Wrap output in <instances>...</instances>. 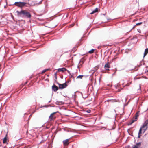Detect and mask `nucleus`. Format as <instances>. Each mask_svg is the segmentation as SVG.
<instances>
[{"instance_id":"9d476101","label":"nucleus","mask_w":148,"mask_h":148,"mask_svg":"<svg viewBox=\"0 0 148 148\" xmlns=\"http://www.w3.org/2000/svg\"><path fill=\"white\" fill-rule=\"evenodd\" d=\"M66 70H67V69L65 68H62L58 69V71H61L62 72H64Z\"/></svg>"},{"instance_id":"6e6552de","label":"nucleus","mask_w":148,"mask_h":148,"mask_svg":"<svg viewBox=\"0 0 148 148\" xmlns=\"http://www.w3.org/2000/svg\"><path fill=\"white\" fill-rule=\"evenodd\" d=\"M52 88L54 92H56L58 89V87L54 84L52 86Z\"/></svg>"},{"instance_id":"f257e3e1","label":"nucleus","mask_w":148,"mask_h":148,"mask_svg":"<svg viewBox=\"0 0 148 148\" xmlns=\"http://www.w3.org/2000/svg\"><path fill=\"white\" fill-rule=\"evenodd\" d=\"M16 12L19 16H21L23 15V16L26 17L28 18H30L31 17V15L30 13L25 10H21V11H17Z\"/></svg>"},{"instance_id":"c85d7f7f","label":"nucleus","mask_w":148,"mask_h":148,"mask_svg":"<svg viewBox=\"0 0 148 148\" xmlns=\"http://www.w3.org/2000/svg\"><path fill=\"white\" fill-rule=\"evenodd\" d=\"M44 13L43 12L41 14V15H42Z\"/></svg>"},{"instance_id":"dca6fc26","label":"nucleus","mask_w":148,"mask_h":148,"mask_svg":"<svg viewBox=\"0 0 148 148\" xmlns=\"http://www.w3.org/2000/svg\"><path fill=\"white\" fill-rule=\"evenodd\" d=\"M21 2H16L15 3V5H16V6L20 7L21 6Z\"/></svg>"},{"instance_id":"a211bd4d","label":"nucleus","mask_w":148,"mask_h":148,"mask_svg":"<svg viewBox=\"0 0 148 148\" xmlns=\"http://www.w3.org/2000/svg\"><path fill=\"white\" fill-rule=\"evenodd\" d=\"M94 49H91V50L89 51V53L91 54L94 53Z\"/></svg>"},{"instance_id":"423d86ee","label":"nucleus","mask_w":148,"mask_h":148,"mask_svg":"<svg viewBox=\"0 0 148 148\" xmlns=\"http://www.w3.org/2000/svg\"><path fill=\"white\" fill-rule=\"evenodd\" d=\"M21 6L20 7L22 8L24 6H26L27 7L28 6L27 5H29V4H28L27 3L23 2H21Z\"/></svg>"},{"instance_id":"bb28decb","label":"nucleus","mask_w":148,"mask_h":148,"mask_svg":"<svg viewBox=\"0 0 148 148\" xmlns=\"http://www.w3.org/2000/svg\"><path fill=\"white\" fill-rule=\"evenodd\" d=\"M45 70H46V71H48L49 69H45Z\"/></svg>"},{"instance_id":"20e7f679","label":"nucleus","mask_w":148,"mask_h":148,"mask_svg":"<svg viewBox=\"0 0 148 148\" xmlns=\"http://www.w3.org/2000/svg\"><path fill=\"white\" fill-rule=\"evenodd\" d=\"M59 85V89H63L66 88L67 86V85L66 83L62 84H60L58 83Z\"/></svg>"},{"instance_id":"f3484780","label":"nucleus","mask_w":148,"mask_h":148,"mask_svg":"<svg viewBox=\"0 0 148 148\" xmlns=\"http://www.w3.org/2000/svg\"><path fill=\"white\" fill-rule=\"evenodd\" d=\"M148 53V48H146L144 54V57H145L146 55Z\"/></svg>"},{"instance_id":"4be33fe9","label":"nucleus","mask_w":148,"mask_h":148,"mask_svg":"<svg viewBox=\"0 0 148 148\" xmlns=\"http://www.w3.org/2000/svg\"><path fill=\"white\" fill-rule=\"evenodd\" d=\"M74 25H75V24L74 23H73L69 25V27H72L74 26Z\"/></svg>"},{"instance_id":"aec40b11","label":"nucleus","mask_w":148,"mask_h":148,"mask_svg":"<svg viewBox=\"0 0 148 148\" xmlns=\"http://www.w3.org/2000/svg\"><path fill=\"white\" fill-rule=\"evenodd\" d=\"M83 76L82 75H79L77 77V78H80V79H82V78L83 77Z\"/></svg>"},{"instance_id":"7ed1b4c3","label":"nucleus","mask_w":148,"mask_h":148,"mask_svg":"<svg viewBox=\"0 0 148 148\" xmlns=\"http://www.w3.org/2000/svg\"><path fill=\"white\" fill-rule=\"evenodd\" d=\"M57 112H54L51 114L49 117V120L50 121H53L56 119V116L55 115Z\"/></svg>"},{"instance_id":"7c9ffc66","label":"nucleus","mask_w":148,"mask_h":148,"mask_svg":"<svg viewBox=\"0 0 148 148\" xmlns=\"http://www.w3.org/2000/svg\"><path fill=\"white\" fill-rule=\"evenodd\" d=\"M67 71H68L69 72V71H68V70H67Z\"/></svg>"},{"instance_id":"4468645a","label":"nucleus","mask_w":148,"mask_h":148,"mask_svg":"<svg viewBox=\"0 0 148 148\" xmlns=\"http://www.w3.org/2000/svg\"><path fill=\"white\" fill-rule=\"evenodd\" d=\"M139 112H140V111H138L136 113L135 117L133 118L134 119H136H136H137L138 117L139 116Z\"/></svg>"},{"instance_id":"393cba45","label":"nucleus","mask_w":148,"mask_h":148,"mask_svg":"<svg viewBox=\"0 0 148 148\" xmlns=\"http://www.w3.org/2000/svg\"><path fill=\"white\" fill-rule=\"evenodd\" d=\"M87 112L88 113H90V110H88L87 111Z\"/></svg>"},{"instance_id":"0eeeda50","label":"nucleus","mask_w":148,"mask_h":148,"mask_svg":"<svg viewBox=\"0 0 148 148\" xmlns=\"http://www.w3.org/2000/svg\"><path fill=\"white\" fill-rule=\"evenodd\" d=\"M7 134L5 136L3 140V143L4 144H8L7 143Z\"/></svg>"},{"instance_id":"f8f14e48","label":"nucleus","mask_w":148,"mask_h":148,"mask_svg":"<svg viewBox=\"0 0 148 148\" xmlns=\"http://www.w3.org/2000/svg\"><path fill=\"white\" fill-rule=\"evenodd\" d=\"M136 121V120L134 119V118H133L132 120L131 121H130V122H129V123L128 124V125H131L134 122Z\"/></svg>"},{"instance_id":"a878e982","label":"nucleus","mask_w":148,"mask_h":148,"mask_svg":"<svg viewBox=\"0 0 148 148\" xmlns=\"http://www.w3.org/2000/svg\"><path fill=\"white\" fill-rule=\"evenodd\" d=\"M44 142V141H41V142H40V144L41 143H43Z\"/></svg>"},{"instance_id":"b1692460","label":"nucleus","mask_w":148,"mask_h":148,"mask_svg":"<svg viewBox=\"0 0 148 148\" xmlns=\"http://www.w3.org/2000/svg\"><path fill=\"white\" fill-rule=\"evenodd\" d=\"M46 71V70H43L42 72V73H43Z\"/></svg>"},{"instance_id":"2eb2a0df","label":"nucleus","mask_w":148,"mask_h":148,"mask_svg":"<svg viewBox=\"0 0 148 148\" xmlns=\"http://www.w3.org/2000/svg\"><path fill=\"white\" fill-rule=\"evenodd\" d=\"M142 130L140 128L139 130V132H138V138H140V137L141 135L140 134L142 133Z\"/></svg>"},{"instance_id":"1a4fd4ad","label":"nucleus","mask_w":148,"mask_h":148,"mask_svg":"<svg viewBox=\"0 0 148 148\" xmlns=\"http://www.w3.org/2000/svg\"><path fill=\"white\" fill-rule=\"evenodd\" d=\"M141 145V143L140 142L138 143H136L134 146L133 148H139Z\"/></svg>"},{"instance_id":"f03ea898","label":"nucleus","mask_w":148,"mask_h":148,"mask_svg":"<svg viewBox=\"0 0 148 148\" xmlns=\"http://www.w3.org/2000/svg\"><path fill=\"white\" fill-rule=\"evenodd\" d=\"M148 119L146 120L142 126L140 128L142 130V131L143 133L145 132V131L147 130L148 128Z\"/></svg>"},{"instance_id":"2f4dec72","label":"nucleus","mask_w":148,"mask_h":148,"mask_svg":"<svg viewBox=\"0 0 148 148\" xmlns=\"http://www.w3.org/2000/svg\"><path fill=\"white\" fill-rule=\"evenodd\" d=\"M67 71H68L69 72V71H68V70H67Z\"/></svg>"},{"instance_id":"9b49d317","label":"nucleus","mask_w":148,"mask_h":148,"mask_svg":"<svg viewBox=\"0 0 148 148\" xmlns=\"http://www.w3.org/2000/svg\"><path fill=\"white\" fill-rule=\"evenodd\" d=\"M63 143L64 145H67L69 144L68 139H66L63 141Z\"/></svg>"},{"instance_id":"5701e85b","label":"nucleus","mask_w":148,"mask_h":148,"mask_svg":"<svg viewBox=\"0 0 148 148\" xmlns=\"http://www.w3.org/2000/svg\"><path fill=\"white\" fill-rule=\"evenodd\" d=\"M42 0H40L38 2V4H40L41 3L42 1Z\"/></svg>"},{"instance_id":"cd10ccee","label":"nucleus","mask_w":148,"mask_h":148,"mask_svg":"<svg viewBox=\"0 0 148 148\" xmlns=\"http://www.w3.org/2000/svg\"><path fill=\"white\" fill-rule=\"evenodd\" d=\"M27 83V82H26L25 83V84H24V85H23V86H24V85H25Z\"/></svg>"},{"instance_id":"c756f323","label":"nucleus","mask_w":148,"mask_h":148,"mask_svg":"<svg viewBox=\"0 0 148 148\" xmlns=\"http://www.w3.org/2000/svg\"><path fill=\"white\" fill-rule=\"evenodd\" d=\"M96 69H98V68L97 67H96Z\"/></svg>"},{"instance_id":"ddd939ff","label":"nucleus","mask_w":148,"mask_h":148,"mask_svg":"<svg viewBox=\"0 0 148 148\" xmlns=\"http://www.w3.org/2000/svg\"><path fill=\"white\" fill-rule=\"evenodd\" d=\"M98 11V8H96L95 9L92 11V12L91 13H90V14H93L97 12Z\"/></svg>"},{"instance_id":"412c9836","label":"nucleus","mask_w":148,"mask_h":148,"mask_svg":"<svg viewBox=\"0 0 148 148\" xmlns=\"http://www.w3.org/2000/svg\"><path fill=\"white\" fill-rule=\"evenodd\" d=\"M142 23H143L142 22H141L136 23V26L139 25H140L142 24Z\"/></svg>"},{"instance_id":"39448f33","label":"nucleus","mask_w":148,"mask_h":148,"mask_svg":"<svg viewBox=\"0 0 148 148\" xmlns=\"http://www.w3.org/2000/svg\"><path fill=\"white\" fill-rule=\"evenodd\" d=\"M110 62H108L106 63L104 66V68L106 69V70L109 71V69L108 68H110Z\"/></svg>"},{"instance_id":"6ab92c4d","label":"nucleus","mask_w":148,"mask_h":148,"mask_svg":"<svg viewBox=\"0 0 148 148\" xmlns=\"http://www.w3.org/2000/svg\"><path fill=\"white\" fill-rule=\"evenodd\" d=\"M77 46H76L72 50L74 51H75L77 49Z\"/></svg>"}]
</instances>
